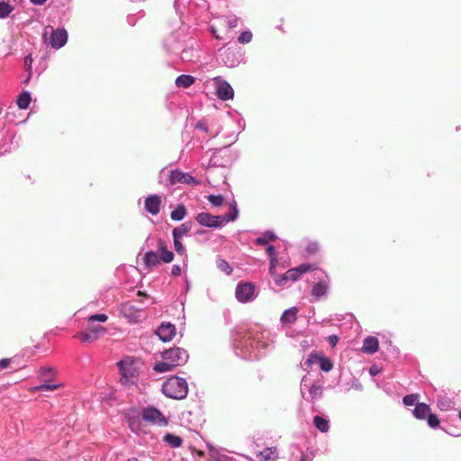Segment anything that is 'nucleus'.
Here are the masks:
<instances>
[{
  "label": "nucleus",
  "mask_w": 461,
  "mask_h": 461,
  "mask_svg": "<svg viewBox=\"0 0 461 461\" xmlns=\"http://www.w3.org/2000/svg\"><path fill=\"white\" fill-rule=\"evenodd\" d=\"M264 335L258 330H239L233 337L232 347L236 356L248 360H258L264 354L267 343L263 340Z\"/></svg>",
  "instance_id": "1"
},
{
  "label": "nucleus",
  "mask_w": 461,
  "mask_h": 461,
  "mask_svg": "<svg viewBox=\"0 0 461 461\" xmlns=\"http://www.w3.org/2000/svg\"><path fill=\"white\" fill-rule=\"evenodd\" d=\"M161 391L168 398L185 399L188 393L187 382L177 375L170 376L163 383Z\"/></svg>",
  "instance_id": "2"
},
{
  "label": "nucleus",
  "mask_w": 461,
  "mask_h": 461,
  "mask_svg": "<svg viewBox=\"0 0 461 461\" xmlns=\"http://www.w3.org/2000/svg\"><path fill=\"white\" fill-rule=\"evenodd\" d=\"M238 158V153L233 152L230 146L215 149L209 160V166L213 167H225L230 165Z\"/></svg>",
  "instance_id": "3"
},
{
  "label": "nucleus",
  "mask_w": 461,
  "mask_h": 461,
  "mask_svg": "<svg viewBox=\"0 0 461 461\" xmlns=\"http://www.w3.org/2000/svg\"><path fill=\"white\" fill-rule=\"evenodd\" d=\"M186 35L184 33L182 30L172 32L166 40L164 41V49L168 54L178 55L180 50L186 42L185 41Z\"/></svg>",
  "instance_id": "4"
},
{
  "label": "nucleus",
  "mask_w": 461,
  "mask_h": 461,
  "mask_svg": "<svg viewBox=\"0 0 461 461\" xmlns=\"http://www.w3.org/2000/svg\"><path fill=\"white\" fill-rule=\"evenodd\" d=\"M164 360H168L174 367L184 366L189 358L187 351L179 347H174L164 350L161 353Z\"/></svg>",
  "instance_id": "5"
},
{
  "label": "nucleus",
  "mask_w": 461,
  "mask_h": 461,
  "mask_svg": "<svg viewBox=\"0 0 461 461\" xmlns=\"http://www.w3.org/2000/svg\"><path fill=\"white\" fill-rule=\"evenodd\" d=\"M235 297L239 303H247L256 298L255 285L251 282H240L235 289Z\"/></svg>",
  "instance_id": "6"
},
{
  "label": "nucleus",
  "mask_w": 461,
  "mask_h": 461,
  "mask_svg": "<svg viewBox=\"0 0 461 461\" xmlns=\"http://www.w3.org/2000/svg\"><path fill=\"white\" fill-rule=\"evenodd\" d=\"M200 47L198 42L190 38L188 41H186L182 50H180L179 56L180 59L185 62H194L198 60L200 55Z\"/></svg>",
  "instance_id": "7"
},
{
  "label": "nucleus",
  "mask_w": 461,
  "mask_h": 461,
  "mask_svg": "<svg viewBox=\"0 0 461 461\" xmlns=\"http://www.w3.org/2000/svg\"><path fill=\"white\" fill-rule=\"evenodd\" d=\"M141 418L144 421L157 424L158 426H167L168 424L167 419L156 407L143 408L141 411Z\"/></svg>",
  "instance_id": "8"
},
{
  "label": "nucleus",
  "mask_w": 461,
  "mask_h": 461,
  "mask_svg": "<svg viewBox=\"0 0 461 461\" xmlns=\"http://www.w3.org/2000/svg\"><path fill=\"white\" fill-rule=\"evenodd\" d=\"M213 81L215 84V94L220 100L228 101L233 99L234 90L230 83L221 77H215Z\"/></svg>",
  "instance_id": "9"
},
{
  "label": "nucleus",
  "mask_w": 461,
  "mask_h": 461,
  "mask_svg": "<svg viewBox=\"0 0 461 461\" xmlns=\"http://www.w3.org/2000/svg\"><path fill=\"white\" fill-rule=\"evenodd\" d=\"M196 221L203 227L221 229L224 226L221 215H212L209 212H199L195 217Z\"/></svg>",
  "instance_id": "10"
},
{
  "label": "nucleus",
  "mask_w": 461,
  "mask_h": 461,
  "mask_svg": "<svg viewBox=\"0 0 461 461\" xmlns=\"http://www.w3.org/2000/svg\"><path fill=\"white\" fill-rule=\"evenodd\" d=\"M106 329L100 325H91L89 323L87 330L78 332L76 337L82 342H91L96 340L99 337L105 334Z\"/></svg>",
  "instance_id": "11"
},
{
  "label": "nucleus",
  "mask_w": 461,
  "mask_h": 461,
  "mask_svg": "<svg viewBox=\"0 0 461 461\" xmlns=\"http://www.w3.org/2000/svg\"><path fill=\"white\" fill-rule=\"evenodd\" d=\"M178 183L196 185L198 181L188 173L183 172L179 169L171 170L168 176V185H174Z\"/></svg>",
  "instance_id": "12"
},
{
  "label": "nucleus",
  "mask_w": 461,
  "mask_h": 461,
  "mask_svg": "<svg viewBox=\"0 0 461 461\" xmlns=\"http://www.w3.org/2000/svg\"><path fill=\"white\" fill-rule=\"evenodd\" d=\"M68 39V32L65 28H58L52 30L50 36V44L55 50H59L65 46Z\"/></svg>",
  "instance_id": "13"
},
{
  "label": "nucleus",
  "mask_w": 461,
  "mask_h": 461,
  "mask_svg": "<svg viewBox=\"0 0 461 461\" xmlns=\"http://www.w3.org/2000/svg\"><path fill=\"white\" fill-rule=\"evenodd\" d=\"M157 336L164 342L170 341L176 335V327L170 322H162L156 330Z\"/></svg>",
  "instance_id": "14"
},
{
  "label": "nucleus",
  "mask_w": 461,
  "mask_h": 461,
  "mask_svg": "<svg viewBox=\"0 0 461 461\" xmlns=\"http://www.w3.org/2000/svg\"><path fill=\"white\" fill-rule=\"evenodd\" d=\"M161 202V197L159 195H149L146 197L144 202L145 210L151 215H157L160 211Z\"/></svg>",
  "instance_id": "15"
},
{
  "label": "nucleus",
  "mask_w": 461,
  "mask_h": 461,
  "mask_svg": "<svg viewBox=\"0 0 461 461\" xmlns=\"http://www.w3.org/2000/svg\"><path fill=\"white\" fill-rule=\"evenodd\" d=\"M330 286L329 276L324 274V278L320 279L318 283H316L312 289V295L317 299L324 296L327 294V291Z\"/></svg>",
  "instance_id": "16"
},
{
  "label": "nucleus",
  "mask_w": 461,
  "mask_h": 461,
  "mask_svg": "<svg viewBox=\"0 0 461 461\" xmlns=\"http://www.w3.org/2000/svg\"><path fill=\"white\" fill-rule=\"evenodd\" d=\"M221 60L224 63L225 66L228 68H236L240 65V55L235 53L234 51L230 50V49L225 50L221 54Z\"/></svg>",
  "instance_id": "17"
},
{
  "label": "nucleus",
  "mask_w": 461,
  "mask_h": 461,
  "mask_svg": "<svg viewBox=\"0 0 461 461\" xmlns=\"http://www.w3.org/2000/svg\"><path fill=\"white\" fill-rule=\"evenodd\" d=\"M163 263H170L174 259V253L167 249L166 242L162 239L158 240V251Z\"/></svg>",
  "instance_id": "18"
},
{
  "label": "nucleus",
  "mask_w": 461,
  "mask_h": 461,
  "mask_svg": "<svg viewBox=\"0 0 461 461\" xmlns=\"http://www.w3.org/2000/svg\"><path fill=\"white\" fill-rule=\"evenodd\" d=\"M379 348V341L374 336H368L364 339L362 350L366 354H375Z\"/></svg>",
  "instance_id": "19"
},
{
  "label": "nucleus",
  "mask_w": 461,
  "mask_h": 461,
  "mask_svg": "<svg viewBox=\"0 0 461 461\" xmlns=\"http://www.w3.org/2000/svg\"><path fill=\"white\" fill-rule=\"evenodd\" d=\"M143 262L147 268L158 266L161 261L158 252L154 250L147 251L143 257Z\"/></svg>",
  "instance_id": "20"
},
{
  "label": "nucleus",
  "mask_w": 461,
  "mask_h": 461,
  "mask_svg": "<svg viewBox=\"0 0 461 461\" xmlns=\"http://www.w3.org/2000/svg\"><path fill=\"white\" fill-rule=\"evenodd\" d=\"M117 365H118V367H119L121 375H122V377H121L122 384L126 385V384H128L129 382L133 383V381L131 380V378L133 376V372H132L131 368L127 367L126 364L122 360L119 361Z\"/></svg>",
  "instance_id": "21"
},
{
  "label": "nucleus",
  "mask_w": 461,
  "mask_h": 461,
  "mask_svg": "<svg viewBox=\"0 0 461 461\" xmlns=\"http://www.w3.org/2000/svg\"><path fill=\"white\" fill-rule=\"evenodd\" d=\"M240 211L238 209V205L235 200H232L229 204V212L224 216L223 224L225 225L229 221H234L239 218Z\"/></svg>",
  "instance_id": "22"
},
{
  "label": "nucleus",
  "mask_w": 461,
  "mask_h": 461,
  "mask_svg": "<svg viewBox=\"0 0 461 461\" xmlns=\"http://www.w3.org/2000/svg\"><path fill=\"white\" fill-rule=\"evenodd\" d=\"M298 309L296 307H291L285 310L280 318L283 324H293L297 320Z\"/></svg>",
  "instance_id": "23"
},
{
  "label": "nucleus",
  "mask_w": 461,
  "mask_h": 461,
  "mask_svg": "<svg viewBox=\"0 0 461 461\" xmlns=\"http://www.w3.org/2000/svg\"><path fill=\"white\" fill-rule=\"evenodd\" d=\"M430 412V407L427 403L418 402L412 411L415 418L424 420Z\"/></svg>",
  "instance_id": "24"
},
{
  "label": "nucleus",
  "mask_w": 461,
  "mask_h": 461,
  "mask_svg": "<svg viewBox=\"0 0 461 461\" xmlns=\"http://www.w3.org/2000/svg\"><path fill=\"white\" fill-rule=\"evenodd\" d=\"M192 228V222L191 221H185L182 223L181 225L176 227L172 230V236L176 239H182L183 236L186 235L187 232L190 231Z\"/></svg>",
  "instance_id": "25"
},
{
  "label": "nucleus",
  "mask_w": 461,
  "mask_h": 461,
  "mask_svg": "<svg viewBox=\"0 0 461 461\" xmlns=\"http://www.w3.org/2000/svg\"><path fill=\"white\" fill-rule=\"evenodd\" d=\"M194 81L195 78L193 76L182 74L176 78L175 84L177 87L187 88L190 86H192L194 83Z\"/></svg>",
  "instance_id": "26"
},
{
  "label": "nucleus",
  "mask_w": 461,
  "mask_h": 461,
  "mask_svg": "<svg viewBox=\"0 0 461 461\" xmlns=\"http://www.w3.org/2000/svg\"><path fill=\"white\" fill-rule=\"evenodd\" d=\"M276 235L272 230L264 231L259 237L255 239L254 243L258 246H265L269 241L275 240L276 239Z\"/></svg>",
  "instance_id": "27"
},
{
  "label": "nucleus",
  "mask_w": 461,
  "mask_h": 461,
  "mask_svg": "<svg viewBox=\"0 0 461 461\" xmlns=\"http://www.w3.org/2000/svg\"><path fill=\"white\" fill-rule=\"evenodd\" d=\"M313 425L318 429L321 432L325 433L330 429V420L327 418L315 415L312 420Z\"/></svg>",
  "instance_id": "28"
},
{
  "label": "nucleus",
  "mask_w": 461,
  "mask_h": 461,
  "mask_svg": "<svg viewBox=\"0 0 461 461\" xmlns=\"http://www.w3.org/2000/svg\"><path fill=\"white\" fill-rule=\"evenodd\" d=\"M163 441L174 448L180 447L183 444V438L172 433H166Z\"/></svg>",
  "instance_id": "29"
},
{
  "label": "nucleus",
  "mask_w": 461,
  "mask_h": 461,
  "mask_svg": "<svg viewBox=\"0 0 461 461\" xmlns=\"http://www.w3.org/2000/svg\"><path fill=\"white\" fill-rule=\"evenodd\" d=\"M32 101L31 93L29 91H23L17 97V105L20 109H27Z\"/></svg>",
  "instance_id": "30"
},
{
  "label": "nucleus",
  "mask_w": 461,
  "mask_h": 461,
  "mask_svg": "<svg viewBox=\"0 0 461 461\" xmlns=\"http://www.w3.org/2000/svg\"><path fill=\"white\" fill-rule=\"evenodd\" d=\"M309 394L312 402L315 400H319L322 397L323 394V386L319 384L313 383L311 386H309Z\"/></svg>",
  "instance_id": "31"
},
{
  "label": "nucleus",
  "mask_w": 461,
  "mask_h": 461,
  "mask_svg": "<svg viewBox=\"0 0 461 461\" xmlns=\"http://www.w3.org/2000/svg\"><path fill=\"white\" fill-rule=\"evenodd\" d=\"M185 215L186 208L183 203L177 204L176 207L170 212V218L176 221H182Z\"/></svg>",
  "instance_id": "32"
},
{
  "label": "nucleus",
  "mask_w": 461,
  "mask_h": 461,
  "mask_svg": "<svg viewBox=\"0 0 461 461\" xmlns=\"http://www.w3.org/2000/svg\"><path fill=\"white\" fill-rule=\"evenodd\" d=\"M32 61H33V59H32V57L31 54L25 56L23 59L24 68H25V71L27 72V76L23 81V84H28L32 77Z\"/></svg>",
  "instance_id": "33"
},
{
  "label": "nucleus",
  "mask_w": 461,
  "mask_h": 461,
  "mask_svg": "<svg viewBox=\"0 0 461 461\" xmlns=\"http://www.w3.org/2000/svg\"><path fill=\"white\" fill-rule=\"evenodd\" d=\"M59 387V384L50 383L48 379H45L41 384L36 385L32 388L34 392L41 391H54Z\"/></svg>",
  "instance_id": "34"
},
{
  "label": "nucleus",
  "mask_w": 461,
  "mask_h": 461,
  "mask_svg": "<svg viewBox=\"0 0 461 461\" xmlns=\"http://www.w3.org/2000/svg\"><path fill=\"white\" fill-rule=\"evenodd\" d=\"M217 268L224 273L227 276H230L232 274L233 268L230 266V264L223 258H217L216 260Z\"/></svg>",
  "instance_id": "35"
},
{
  "label": "nucleus",
  "mask_w": 461,
  "mask_h": 461,
  "mask_svg": "<svg viewBox=\"0 0 461 461\" xmlns=\"http://www.w3.org/2000/svg\"><path fill=\"white\" fill-rule=\"evenodd\" d=\"M173 368H174V366L171 363H169L168 360H164V359H163V361L155 363V365L153 366V369L157 373L167 372L169 370H172Z\"/></svg>",
  "instance_id": "36"
},
{
  "label": "nucleus",
  "mask_w": 461,
  "mask_h": 461,
  "mask_svg": "<svg viewBox=\"0 0 461 461\" xmlns=\"http://www.w3.org/2000/svg\"><path fill=\"white\" fill-rule=\"evenodd\" d=\"M319 355L316 352H312L307 358L303 359L301 362V366L307 370L310 368L316 361H318Z\"/></svg>",
  "instance_id": "37"
},
{
  "label": "nucleus",
  "mask_w": 461,
  "mask_h": 461,
  "mask_svg": "<svg viewBox=\"0 0 461 461\" xmlns=\"http://www.w3.org/2000/svg\"><path fill=\"white\" fill-rule=\"evenodd\" d=\"M318 362L320 368L324 372H329L333 367V363L326 357L319 356Z\"/></svg>",
  "instance_id": "38"
},
{
  "label": "nucleus",
  "mask_w": 461,
  "mask_h": 461,
  "mask_svg": "<svg viewBox=\"0 0 461 461\" xmlns=\"http://www.w3.org/2000/svg\"><path fill=\"white\" fill-rule=\"evenodd\" d=\"M191 0H175L174 7L176 9V14L180 15V17L185 13V9L189 5Z\"/></svg>",
  "instance_id": "39"
},
{
  "label": "nucleus",
  "mask_w": 461,
  "mask_h": 461,
  "mask_svg": "<svg viewBox=\"0 0 461 461\" xmlns=\"http://www.w3.org/2000/svg\"><path fill=\"white\" fill-rule=\"evenodd\" d=\"M14 7L7 2H0V19H4L9 16L13 12Z\"/></svg>",
  "instance_id": "40"
},
{
  "label": "nucleus",
  "mask_w": 461,
  "mask_h": 461,
  "mask_svg": "<svg viewBox=\"0 0 461 461\" xmlns=\"http://www.w3.org/2000/svg\"><path fill=\"white\" fill-rule=\"evenodd\" d=\"M196 130H201L206 133H209L211 138H215L219 133H220V131L217 130L215 131L214 132H212L208 127L207 125L205 124L204 122H198L196 124H195V127H194Z\"/></svg>",
  "instance_id": "41"
},
{
  "label": "nucleus",
  "mask_w": 461,
  "mask_h": 461,
  "mask_svg": "<svg viewBox=\"0 0 461 461\" xmlns=\"http://www.w3.org/2000/svg\"><path fill=\"white\" fill-rule=\"evenodd\" d=\"M173 241H174V248H175L176 252L178 255L185 256V258H187L186 250H185V246L181 242V240L173 238Z\"/></svg>",
  "instance_id": "42"
},
{
  "label": "nucleus",
  "mask_w": 461,
  "mask_h": 461,
  "mask_svg": "<svg viewBox=\"0 0 461 461\" xmlns=\"http://www.w3.org/2000/svg\"><path fill=\"white\" fill-rule=\"evenodd\" d=\"M426 419H427L428 425L431 429H437L439 427L440 421H439L438 417L436 414L429 412V414L426 417Z\"/></svg>",
  "instance_id": "43"
},
{
  "label": "nucleus",
  "mask_w": 461,
  "mask_h": 461,
  "mask_svg": "<svg viewBox=\"0 0 461 461\" xmlns=\"http://www.w3.org/2000/svg\"><path fill=\"white\" fill-rule=\"evenodd\" d=\"M320 246L316 241H309L305 247L307 255H315L319 251Z\"/></svg>",
  "instance_id": "44"
},
{
  "label": "nucleus",
  "mask_w": 461,
  "mask_h": 461,
  "mask_svg": "<svg viewBox=\"0 0 461 461\" xmlns=\"http://www.w3.org/2000/svg\"><path fill=\"white\" fill-rule=\"evenodd\" d=\"M252 37L253 35L250 31H244L238 37V41L241 44H247L252 41Z\"/></svg>",
  "instance_id": "45"
},
{
  "label": "nucleus",
  "mask_w": 461,
  "mask_h": 461,
  "mask_svg": "<svg viewBox=\"0 0 461 461\" xmlns=\"http://www.w3.org/2000/svg\"><path fill=\"white\" fill-rule=\"evenodd\" d=\"M418 394H414V393H411V394H408V395H405L402 399V402H403V404L406 405V406H412V405H416L418 402Z\"/></svg>",
  "instance_id": "46"
},
{
  "label": "nucleus",
  "mask_w": 461,
  "mask_h": 461,
  "mask_svg": "<svg viewBox=\"0 0 461 461\" xmlns=\"http://www.w3.org/2000/svg\"><path fill=\"white\" fill-rule=\"evenodd\" d=\"M208 201L213 206H221L223 203V196L221 194H210L208 196Z\"/></svg>",
  "instance_id": "47"
},
{
  "label": "nucleus",
  "mask_w": 461,
  "mask_h": 461,
  "mask_svg": "<svg viewBox=\"0 0 461 461\" xmlns=\"http://www.w3.org/2000/svg\"><path fill=\"white\" fill-rule=\"evenodd\" d=\"M453 402L447 398H441L438 400V406L442 411H447L452 408Z\"/></svg>",
  "instance_id": "48"
},
{
  "label": "nucleus",
  "mask_w": 461,
  "mask_h": 461,
  "mask_svg": "<svg viewBox=\"0 0 461 461\" xmlns=\"http://www.w3.org/2000/svg\"><path fill=\"white\" fill-rule=\"evenodd\" d=\"M275 280V283L277 286H284L287 284L288 282V278H287V276H286V273L283 274V275H277L276 273L275 276H272Z\"/></svg>",
  "instance_id": "49"
},
{
  "label": "nucleus",
  "mask_w": 461,
  "mask_h": 461,
  "mask_svg": "<svg viewBox=\"0 0 461 461\" xmlns=\"http://www.w3.org/2000/svg\"><path fill=\"white\" fill-rule=\"evenodd\" d=\"M108 319V316L104 313H95V314H93L91 316H89L88 318V322H94V321H98V322H105Z\"/></svg>",
  "instance_id": "50"
},
{
  "label": "nucleus",
  "mask_w": 461,
  "mask_h": 461,
  "mask_svg": "<svg viewBox=\"0 0 461 461\" xmlns=\"http://www.w3.org/2000/svg\"><path fill=\"white\" fill-rule=\"evenodd\" d=\"M312 269V264H301L298 267H294V270H296L299 276L303 274L309 272Z\"/></svg>",
  "instance_id": "51"
},
{
  "label": "nucleus",
  "mask_w": 461,
  "mask_h": 461,
  "mask_svg": "<svg viewBox=\"0 0 461 461\" xmlns=\"http://www.w3.org/2000/svg\"><path fill=\"white\" fill-rule=\"evenodd\" d=\"M312 384L311 382V379L309 376L307 375H304L302 380H301V384H300V388H301V393L303 395V391L304 390H309V386H311Z\"/></svg>",
  "instance_id": "52"
},
{
  "label": "nucleus",
  "mask_w": 461,
  "mask_h": 461,
  "mask_svg": "<svg viewBox=\"0 0 461 461\" xmlns=\"http://www.w3.org/2000/svg\"><path fill=\"white\" fill-rule=\"evenodd\" d=\"M54 373V370L50 366H41L39 370V374L41 376L48 377Z\"/></svg>",
  "instance_id": "53"
},
{
  "label": "nucleus",
  "mask_w": 461,
  "mask_h": 461,
  "mask_svg": "<svg viewBox=\"0 0 461 461\" xmlns=\"http://www.w3.org/2000/svg\"><path fill=\"white\" fill-rule=\"evenodd\" d=\"M312 342L308 339H303L299 341V348L302 351H305L311 348Z\"/></svg>",
  "instance_id": "54"
},
{
  "label": "nucleus",
  "mask_w": 461,
  "mask_h": 461,
  "mask_svg": "<svg viewBox=\"0 0 461 461\" xmlns=\"http://www.w3.org/2000/svg\"><path fill=\"white\" fill-rule=\"evenodd\" d=\"M286 273V276H287V278H288V281H292V282H295L298 280V278L300 277L296 272V270H294V268H291L289 269L288 271L285 272Z\"/></svg>",
  "instance_id": "55"
},
{
  "label": "nucleus",
  "mask_w": 461,
  "mask_h": 461,
  "mask_svg": "<svg viewBox=\"0 0 461 461\" xmlns=\"http://www.w3.org/2000/svg\"><path fill=\"white\" fill-rule=\"evenodd\" d=\"M278 261H277V258H270V263H269V275L271 276H275L276 275V265H277Z\"/></svg>",
  "instance_id": "56"
},
{
  "label": "nucleus",
  "mask_w": 461,
  "mask_h": 461,
  "mask_svg": "<svg viewBox=\"0 0 461 461\" xmlns=\"http://www.w3.org/2000/svg\"><path fill=\"white\" fill-rule=\"evenodd\" d=\"M232 456L226 454H217L214 456L215 461H231Z\"/></svg>",
  "instance_id": "57"
},
{
  "label": "nucleus",
  "mask_w": 461,
  "mask_h": 461,
  "mask_svg": "<svg viewBox=\"0 0 461 461\" xmlns=\"http://www.w3.org/2000/svg\"><path fill=\"white\" fill-rule=\"evenodd\" d=\"M368 372H369V375H370L372 377H375V376H376V375H378L380 374L381 369H380L377 366H375V365H374V366H371L369 367Z\"/></svg>",
  "instance_id": "58"
},
{
  "label": "nucleus",
  "mask_w": 461,
  "mask_h": 461,
  "mask_svg": "<svg viewBox=\"0 0 461 461\" xmlns=\"http://www.w3.org/2000/svg\"><path fill=\"white\" fill-rule=\"evenodd\" d=\"M267 254L270 258H276V248L273 245H268L267 248Z\"/></svg>",
  "instance_id": "59"
},
{
  "label": "nucleus",
  "mask_w": 461,
  "mask_h": 461,
  "mask_svg": "<svg viewBox=\"0 0 461 461\" xmlns=\"http://www.w3.org/2000/svg\"><path fill=\"white\" fill-rule=\"evenodd\" d=\"M327 339H328L329 343L330 344V346L332 348H334L339 341V336L332 334V335H330Z\"/></svg>",
  "instance_id": "60"
},
{
  "label": "nucleus",
  "mask_w": 461,
  "mask_h": 461,
  "mask_svg": "<svg viewBox=\"0 0 461 461\" xmlns=\"http://www.w3.org/2000/svg\"><path fill=\"white\" fill-rule=\"evenodd\" d=\"M171 275L173 276H178L181 275V267L178 265H174L171 268Z\"/></svg>",
  "instance_id": "61"
},
{
  "label": "nucleus",
  "mask_w": 461,
  "mask_h": 461,
  "mask_svg": "<svg viewBox=\"0 0 461 461\" xmlns=\"http://www.w3.org/2000/svg\"><path fill=\"white\" fill-rule=\"evenodd\" d=\"M238 21H239L238 17L229 18V20H228L229 28H230V29L235 28L238 25Z\"/></svg>",
  "instance_id": "62"
},
{
  "label": "nucleus",
  "mask_w": 461,
  "mask_h": 461,
  "mask_svg": "<svg viewBox=\"0 0 461 461\" xmlns=\"http://www.w3.org/2000/svg\"><path fill=\"white\" fill-rule=\"evenodd\" d=\"M11 361H12V359H10V358L0 359V368L1 369L6 368L10 365Z\"/></svg>",
  "instance_id": "63"
},
{
  "label": "nucleus",
  "mask_w": 461,
  "mask_h": 461,
  "mask_svg": "<svg viewBox=\"0 0 461 461\" xmlns=\"http://www.w3.org/2000/svg\"><path fill=\"white\" fill-rule=\"evenodd\" d=\"M136 14H130L127 16V23L131 25V26H134L136 24V18H135Z\"/></svg>",
  "instance_id": "64"
}]
</instances>
